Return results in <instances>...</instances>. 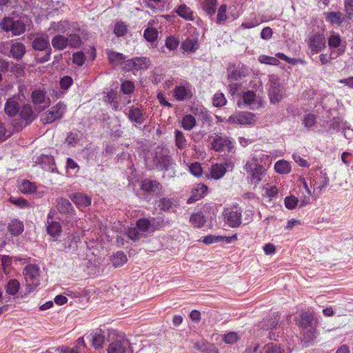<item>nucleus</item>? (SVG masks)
Instances as JSON below:
<instances>
[{
    "mask_svg": "<svg viewBox=\"0 0 353 353\" xmlns=\"http://www.w3.org/2000/svg\"><path fill=\"white\" fill-rule=\"evenodd\" d=\"M68 46H70L71 48H78L81 44V38L74 34H70L68 37H66Z\"/></svg>",
    "mask_w": 353,
    "mask_h": 353,
    "instance_id": "3c124183",
    "label": "nucleus"
},
{
    "mask_svg": "<svg viewBox=\"0 0 353 353\" xmlns=\"http://www.w3.org/2000/svg\"><path fill=\"white\" fill-rule=\"evenodd\" d=\"M298 199L293 195L288 196L285 198V205L288 209H294L298 205Z\"/></svg>",
    "mask_w": 353,
    "mask_h": 353,
    "instance_id": "6e6d98bb",
    "label": "nucleus"
},
{
    "mask_svg": "<svg viewBox=\"0 0 353 353\" xmlns=\"http://www.w3.org/2000/svg\"><path fill=\"white\" fill-rule=\"evenodd\" d=\"M19 190L23 194H32L36 192L37 187L34 183L26 180L19 185Z\"/></svg>",
    "mask_w": 353,
    "mask_h": 353,
    "instance_id": "a18cd8bd",
    "label": "nucleus"
},
{
    "mask_svg": "<svg viewBox=\"0 0 353 353\" xmlns=\"http://www.w3.org/2000/svg\"><path fill=\"white\" fill-rule=\"evenodd\" d=\"M260 353H290L289 350L280 345L270 343L265 345Z\"/></svg>",
    "mask_w": 353,
    "mask_h": 353,
    "instance_id": "393cba45",
    "label": "nucleus"
},
{
    "mask_svg": "<svg viewBox=\"0 0 353 353\" xmlns=\"http://www.w3.org/2000/svg\"><path fill=\"white\" fill-rule=\"evenodd\" d=\"M25 279L28 290H34L40 283V269L33 264H29L24 269Z\"/></svg>",
    "mask_w": 353,
    "mask_h": 353,
    "instance_id": "7ed1b4c3",
    "label": "nucleus"
},
{
    "mask_svg": "<svg viewBox=\"0 0 353 353\" xmlns=\"http://www.w3.org/2000/svg\"><path fill=\"white\" fill-rule=\"evenodd\" d=\"M108 353H132L128 339H123L112 342L108 347Z\"/></svg>",
    "mask_w": 353,
    "mask_h": 353,
    "instance_id": "9b49d317",
    "label": "nucleus"
},
{
    "mask_svg": "<svg viewBox=\"0 0 353 353\" xmlns=\"http://www.w3.org/2000/svg\"><path fill=\"white\" fill-rule=\"evenodd\" d=\"M216 0H205L203 8L208 14L212 15L216 11Z\"/></svg>",
    "mask_w": 353,
    "mask_h": 353,
    "instance_id": "49530a36",
    "label": "nucleus"
},
{
    "mask_svg": "<svg viewBox=\"0 0 353 353\" xmlns=\"http://www.w3.org/2000/svg\"><path fill=\"white\" fill-rule=\"evenodd\" d=\"M303 123L305 127L310 128L316 123V117L314 114H308L304 117Z\"/></svg>",
    "mask_w": 353,
    "mask_h": 353,
    "instance_id": "774afa93",
    "label": "nucleus"
},
{
    "mask_svg": "<svg viewBox=\"0 0 353 353\" xmlns=\"http://www.w3.org/2000/svg\"><path fill=\"white\" fill-rule=\"evenodd\" d=\"M71 199L79 207H86L91 203V199L82 193H76Z\"/></svg>",
    "mask_w": 353,
    "mask_h": 353,
    "instance_id": "bb28decb",
    "label": "nucleus"
},
{
    "mask_svg": "<svg viewBox=\"0 0 353 353\" xmlns=\"http://www.w3.org/2000/svg\"><path fill=\"white\" fill-rule=\"evenodd\" d=\"M228 79L229 80L237 81L248 76V68L244 65L235 66L230 65L227 69Z\"/></svg>",
    "mask_w": 353,
    "mask_h": 353,
    "instance_id": "f8f14e48",
    "label": "nucleus"
},
{
    "mask_svg": "<svg viewBox=\"0 0 353 353\" xmlns=\"http://www.w3.org/2000/svg\"><path fill=\"white\" fill-rule=\"evenodd\" d=\"M154 161L161 169L168 170L172 163V159L170 156L168 155L167 151L161 150L159 153H157Z\"/></svg>",
    "mask_w": 353,
    "mask_h": 353,
    "instance_id": "a211bd4d",
    "label": "nucleus"
},
{
    "mask_svg": "<svg viewBox=\"0 0 353 353\" xmlns=\"http://www.w3.org/2000/svg\"><path fill=\"white\" fill-rule=\"evenodd\" d=\"M211 148L216 152H221L228 150L230 151L232 146V143L226 136H217L216 137L212 143Z\"/></svg>",
    "mask_w": 353,
    "mask_h": 353,
    "instance_id": "dca6fc26",
    "label": "nucleus"
},
{
    "mask_svg": "<svg viewBox=\"0 0 353 353\" xmlns=\"http://www.w3.org/2000/svg\"><path fill=\"white\" fill-rule=\"evenodd\" d=\"M137 226L140 231L145 232L148 231L150 229V223L149 220L146 219H142L137 221Z\"/></svg>",
    "mask_w": 353,
    "mask_h": 353,
    "instance_id": "0e129e2a",
    "label": "nucleus"
},
{
    "mask_svg": "<svg viewBox=\"0 0 353 353\" xmlns=\"http://www.w3.org/2000/svg\"><path fill=\"white\" fill-rule=\"evenodd\" d=\"M325 14V19L332 24L340 25L343 22L342 13L340 12H330Z\"/></svg>",
    "mask_w": 353,
    "mask_h": 353,
    "instance_id": "37998d69",
    "label": "nucleus"
},
{
    "mask_svg": "<svg viewBox=\"0 0 353 353\" xmlns=\"http://www.w3.org/2000/svg\"><path fill=\"white\" fill-rule=\"evenodd\" d=\"M105 342V336L101 333H95L92 337V345L96 349L101 348Z\"/></svg>",
    "mask_w": 353,
    "mask_h": 353,
    "instance_id": "603ef678",
    "label": "nucleus"
},
{
    "mask_svg": "<svg viewBox=\"0 0 353 353\" xmlns=\"http://www.w3.org/2000/svg\"><path fill=\"white\" fill-rule=\"evenodd\" d=\"M240 339V336L237 332H230L225 334L223 341L225 343L233 344Z\"/></svg>",
    "mask_w": 353,
    "mask_h": 353,
    "instance_id": "13d9d810",
    "label": "nucleus"
},
{
    "mask_svg": "<svg viewBox=\"0 0 353 353\" xmlns=\"http://www.w3.org/2000/svg\"><path fill=\"white\" fill-rule=\"evenodd\" d=\"M176 13L181 17L185 20H193V12L185 4H182L178 7L176 10Z\"/></svg>",
    "mask_w": 353,
    "mask_h": 353,
    "instance_id": "f704fd0d",
    "label": "nucleus"
},
{
    "mask_svg": "<svg viewBox=\"0 0 353 353\" xmlns=\"http://www.w3.org/2000/svg\"><path fill=\"white\" fill-rule=\"evenodd\" d=\"M223 216L225 222L231 228L239 227L241 223V211L236 208L226 209Z\"/></svg>",
    "mask_w": 353,
    "mask_h": 353,
    "instance_id": "6e6552de",
    "label": "nucleus"
},
{
    "mask_svg": "<svg viewBox=\"0 0 353 353\" xmlns=\"http://www.w3.org/2000/svg\"><path fill=\"white\" fill-rule=\"evenodd\" d=\"M68 23L66 21H60L58 23L53 22L51 23L49 30H53L58 32L64 33L68 28Z\"/></svg>",
    "mask_w": 353,
    "mask_h": 353,
    "instance_id": "de8ad7c7",
    "label": "nucleus"
},
{
    "mask_svg": "<svg viewBox=\"0 0 353 353\" xmlns=\"http://www.w3.org/2000/svg\"><path fill=\"white\" fill-rule=\"evenodd\" d=\"M8 228L12 234L17 236L23 231V224L20 221L12 220L9 223Z\"/></svg>",
    "mask_w": 353,
    "mask_h": 353,
    "instance_id": "c9c22d12",
    "label": "nucleus"
},
{
    "mask_svg": "<svg viewBox=\"0 0 353 353\" xmlns=\"http://www.w3.org/2000/svg\"><path fill=\"white\" fill-rule=\"evenodd\" d=\"M268 94L272 103H278L285 97V90L280 83L279 78L274 74L269 76Z\"/></svg>",
    "mask_w": 353,
    "mask_h": 353,
    "instance_id": "f03ea898",
    "label": "nucleus"
},
{
    "mask_svg": "<svg viewBox=\"0 0 353 353\" xmlns=\"http://www.w3.org/2000/svg\"><path fill=\"white\" fill-rule=\"evenodd\" d=\"M189 170L190 172L195 176H200L203 172L201 165L198 162L191 163L189 166Z\"/></svg>",
    "mask_w": 353,
    "mask_h": 353,
    "instance_id": "e2e57ef3",
    "label": "nucleus"
},
{
    "mask_svg": "<svg viewBox=\"0 0 353 353\" xmlns=\"http://www.w3.org/2000/svg\"><path fill=\"white\" fill-rule=\"evenodd\" d=\"M184 52L194 53L199 48V43L196 38H188L183 41L181 46Z\"/></svg>",
    "mask_w": 353,
    "mask_h": 353,
    "instance_id": "5701e85b",
    "label": "nucleus"
},
{
    "mask_svg": "<svg viewBox=\"0 0 353 353\" xmlns=\"http://www.w3.org/2000/svg\"><path fill=\"white\" fill-rule=\"evenodd\" d=\"M179 44V41L174 37H168L165 40V46L170 50H176Z\"/></svg>",
    "mask_w": 353,
    "mask_h": 353,
    "instance_id": "bf43d9fd",
    "label": "nucleus"
},
{
    "mask_svg": "<svg viewBox=\"0 0 353 353\" xmlns=\"http://www.w3.org/2000/svg\"><path fill=\"white\" fill-rule=\"evenodd\" d=\"M246 163H251L253 167L264 166L265 168L266 165L271 164L272 157L263 152H256L252 154L250 160H248Z\"/></svg>",
    "mask_w": 353,
    "mask_h": 353,
    "instance_id": "4468645a",
    "label": "nucleus"
},
{
    "mask_svg": "<svg viewBox=\"0 0 353 353\" xmlns=\"http://www.w3.org/2000/svg\"><path fill=\"white\" fill-rule=\"evenodd\" d=\"M26 52L25 46L21 43H13L10 48V54L12 56L17 59H21Z\"/></svg>",
    "mask_w": 353,
    "mask_h": 353,
    "instance_id": "7c9ffc66",
    "label": "nucleus"
},
{
    "mask_svg": "<svg viewBox=\"0 0 353 353\" xmlns=\"http://www.w3.org/2000/svg\"><path fill=\"white\" fill-rule=\"evenodd\" d=\"M141 189L150 194H159L162 190V185L156 180L145 179L141 182Z\"/></svg>",
    "mask_w": 353,
    "mask_h": 353,
    "instance_id": "6ab92c4d",
    "label": "nucleus"
},
{
    "mask_svg": "<svg viewBox=\"0 0 353 353\" xmlns=\"http://www.w3.org/2000/svg\"><path fill=\"white\" fill-rule=\"evenodd\" d=\"M254 114L248 112H239L231 115L228 119V122L234 124L251 125L255 122Z\"/></svg>",
    "mask_w": 353,
    "mask_h": 353,
    "instance_id": "9d476101",
    "label": "nucleus"
},
{
    "mask_svg": "<svg viewBox=\"0 0 353 353\" xmlns=\"http://www.w3.org/2000/svg\"><path fill=\"white\" fill-rule=\"evenodd\" d=\"M280 320V316L277 314H272L268 316L262 322V327L263 330H270L276 327L279 321Z\"/></svg>",
    "mask_w": 353,
    "mask_h": 353,
    "instance_id": "c85d7f7f",
    "label": "nucleus"
},
{
    "mask_svg": "<svg viewBox=\"0 0 353 353\" xmlns=\"http://www.w3.org/2000/svg\"><path fill=\"white\" fill-rule=\"evenodd\" d=\"M19 105L14 99H9L5 105V112L10 117L18 114L19 111Z\"/></svg>",
    "mask_w": 353,
    "mask_h": 353,
    "instance_id": "a878e982",
    "label": "nucleus"
},
{
    "mask_svg": "<svg viewBox=\"0 0 353 353\" xmlns=\"http://www.w3.org/2000/svg\"><path fill=\"white\" fill-rule=\"evenodd\" d=\"M54 212L50 211L47 217V232L52 237L58 236L61 232L59 222L53 220Z\"/></svg>",
    "mask_w": 353,
    "mask_h": 353,
    "instance_id": "f3484780",
    "label": "nucleus"
},
{
    "mask_svg": "<svg viewBox=\"0 0 353 353\" xmlns=\"http://www.w3.org/2000/svg\"><path fill=\"white\" fill-rule=\"evenodd\" d=\"M134 90V83L130 81H125L121 84V90L124 94H130Z\"/></svg>",
    "mask_w": 353,
    "mask_h": 353,
    "instance_id": "338daca9",
    "label": "nucleus"
},
{
    "mask_svg": "<svg viewBox=\"0 0 353 353\" xmlns=\"http://www.w3.org/2000/svg\"><path fill=\"white\" fill-rule=\"evenodd\" d=\"M126 26L123 22H118L115 24L114 32L117 36H123L126 32Z\"/></svg>",
    "mask_w": 353,
    "mask_h": 353,
    "instance_id": "69168bd1",
    "label": "nucleus"
},
{
    "mask_svg": "<svg viewBox=\"0 0 353 353\" xmlns=\"http://www.w3.org/2000/svg\"><path fill=\"white\" fill-rule=\"evenodd\" d=\"M316 329L312 326L303 329V336L307 342L312 341L316 337Z\"/></svg>",
    "mask_w": 353,
    "mask_h": 353,
    "instance_id": "680f3d73",
    "label": "nucleus"
},
{
    "mask_svg": "<svg viewBox=\"0 0 353 353\" xmlns=\"http://www.w3.org/2000/svg\"><path fill=\"white\" fill-rule=\"evenodd\" d=\"M191 90L185 86H176L174 90V96L179 101H183L192 97Z\"/></svg>",
    "mask_w": 353,
    "mask_h": 353,
    "instance_id": "b1692460",
    "label": "nucleus"
},
{
    "mask_svg": "<svg viewBox=\"0 0 353 353\" xmlns=\"http://www.w3.org/2000/svg\"><path fill=\"white\" fill-rule=\"evenodd\" d=\"M32 47L36 50H44L49 48V41L43 37H37L32 42Z\"/></svg>",
    "mask_w": 353,
    "mask_h": 353,
    "instance_id": "e433bc0d",
    "label": "nucleus"
},
{
    "mask_svg": "<svg viewBox=\"0 0 353 353\" xmlns=\"http://www.w3.org/2000/svg\"><path fill=\"white\" fill-rule=\"evenodd\" d=\"M66 110L65 105L62 102H59L56 105L52 107L41 117V121L43 123H51L56 120L61 119Z\"/></svg>",
    "mask_w": 353,
    "mask_h": 353,
    "instance_id": "20e7f679",
    "label": "nucleus"
},
{
    "mask_svg": "<svg viewBox=\"0 0 353 353\" xmlns=\"http://www.w3.org/2000/svg\"><path fill=\"white\" fill-rule=\"evenodd\" d=\"M20 117L30 123L34 119L33 117V111L30 105H24L21 108H19V111L18 112Z\"/></svg>",
    "mask_w": 353,
    "mask_h": 353,
    "instance_id": "72a5a7b5",
    "label": "nucleus"
},
{
    "mask_svg": "<svg viewBox=\"0 0 353 353\" xmlns=\"http://www.w3.org/2000/svg\"><path fill=\"white\" fill-rule=\"evenodd\" d=\"M313 320V316L310 313L304 312L300 315V319L298 322V325L303 329H307L308 327H312V322Z\"/></svg>",
    "mask_w": 353,
    "mask_h": 353,
    "instance_id": "c756f323",
    "label": "nucleus"
},
{
    "mask_svg": "<svg viewBox=\"0 0 353 353\" xmlns=\"http://www.w3.org/2000/svg\"><path fill=\"white\" fill-rule=\"evenodd\" d=\"M158 37V31L153 28H148L144 32V37L150 42H152Z\"/></svg>",
    "mask_w": 353,
    "mask_h": 353,
    "instance_id": "5fc2aeb1",
    "label": "nucleus"
},
{
    "mask_svg": "<svg viewBox=\"0 0 353 353\" xmlns=\"http://www.w3.org/2000/svg\"><path fill=\"white\" fill-rule=\"evenodd\" d=\"M1 26L5 31H11L13 35H20L26 30V26L22 21H14L11 18H4Z\"/></svg>",
    "mask_w": 353,
    "mask_h": 353,
    "instance_id": "39448f33",
    "label": "nucleus"
},
{
    "mask_svg": "<svg viewBox=\"0 0 353 353\" xmlns=\"http://www.w3.org/2000/svg\"><path fill=\"white\" fill-rule=\"evenodd\" d=\"M53 48L57 50H62L68 47L66 37L58 34L52 39Z\"/></svg>",
    "mask_w": 353,
    "mask_h": 353,
    "instance_id": "473e14b6",
    "label": "nucleus"
},
{
    "mask_svg": "<svg viewBox=\"0 0 353 353\" xmlns=\"http://www.w3.org/2000/svg\"><path fill=\"white\" fill-rule=\"evenodd\" d=\"M196 124L195 118L191 114L185 115L181 120V126L185 130H192Z\"/></svg>",
    "mask_w": 353,
    "mask_h": 353,
    "instance_id": "a19ab883",
    "label": "nucleus"
},
{
    "mask_svg": "<svg viewBox=\"0 0 353 353\" xmlns=\"http://www.w3.org/2000/svg\"><path fill=\"white\" fill-rule=\"evenodd\" d=\"M173 201L169 198H162L159 200V207L161 210L170 211L173 207Z\"/></svg>",
    "mask_w": 353,
    "mask_h": 353,
    "instance_id": "864d4df0",
    "label": "nucleus"
},
{
    "mask_svg": "<svg viewBox=\"0 0 353 353\" xmlns=\"http://www.w3.org/2000/svg\"><path fill=\"white\" fill-rule=\"evenodd\" d=\"M20 289V283L17 279H11L6 286V291L10 295H15Z\"/></svg>",
    "mask_w": 353,
    "mask_h": 353,
    "instance_id": "c03bdc74",
    "label": "nucleus"
},
{
    "mask_svg": "<svg viewBox=\"0 0 353 353\" xmlns=\"http://www.w3.org/2000/svg\"><path fill=\"white\" fill-rule=\"evenodd\" d=\"M127 116L131 122L139 125L143 123L146 119V112L145 110L141 107H130Z\"/></svg>",
    "mask_w": 353,
    "mask_h": 353,
    "instance_id": "ddd939ff",
    "label": "nucleus"
},
{
    "mask_svg": "<svg viewBox=\"0 0 353 353\" xmlns=\"http://www.w3.org/2000/svg\"><path fill=\"white\" fill-rule=\"evenodd\" d=\"M176 145L179 149H183L186 146V139L183 133L179 130L174 132Z\"/></svg>",
    "mask_w": 353,
    "mask_h": 353,
    "instance_id": "8fccbe9b",
    "label": "nucleus"
},
{
    "mask_svg": "<svg viewBox=\"0 0 353 353\" xmlns=\"http://www.w3.org/2000/svg\"><path fill=\"white\" fill-rule=\"evenodd\" d=\"M208 190V186L204 184H197L192 190L191 196L188 199V203H194L203 198Z\"/></svg>",
    "mask_w": 353,
    "mask_h": 353,
    "instance_id": "aec40b11",
    "label": "nucleus"
},
{
    "mask_svg": "<svg viewBox=\"0 0 353 353\" xmlns=\"http://www.w3.org/2000/svg\"><path fill=\"white\" fill-rule=\"evenodd\" d=\"M57 208L60 212L68 213L72 210V205L68 199L59 198L57 200Z\"/></svg>",
    "mask_w": 353,
    "mask_h": 353,
    "instance_id": "ea45409f",
    "label": "nucleus"
},
{
    "mask_svg": "<svg viewBox=\"0 0 353 353\" xmlns=\"http://www.w3.org/2000/svg\"><path fill=\"white\" fill-rule=\"evenodd\" d=\"M274 169L279 174H288L291 170L290 163L285 160H279L274 165Z\"/></svg>",
    "mask_w": 353,
    "mask_h": 353,
    "instance_id": "79ce46f5",
    "label": "nucleus"
},
{
    "mask_svg": "<svg viewBox=\"0 0 353 353\" xmlns=\"http://www.w3.org/2000/svg\"><path fill=\"white\" fill-rule=\"evenodd\" d=\"M244 170L250 174V183L254 185L261 181L266 170L264 166L253 167L250 163H245Z\"/></svg>",
    "mask_w": 353,
    "mask_h": 353,
    "instance_id": "1a4fd4ad",
    "label": "nucleus"
},
{
    "mask_svg": "<svg viewBox=\"0 0 353 353\" xmlns=\"http://www.w3.org/2000/svg\"><path fill=\"white\" fill-rule=\"evenodd\" d=\"M259 61L262 63L274 65H276L279 63V61L273 57H270L267 55H261L259 57Z\"/></svg>",
    "mask_w": 353,
    "mask_h": 353,
    "instance_id": "052dcab7",
    "label": "nucleus"
},
{
    "mask_svg": "<svg viewBox=\"0 0 353 353\" xmlns=\"http://www.w3.org/2000/svg\"><path fill=\"white\" fill-rule=\"evenodd\" d=\"M190 222L194 228H201L206 222L204 214L199 212L191 215Z\"/></svg>",
    "mask_w": 353,
    "mask_h": 353,
    "instance_id": "2f4dec72",
    "label": "nucleus"
},
{
    "mask_svg": "<svg viewBox=\"0 0 353 353\" xmlns=\"http://www.w3.org/2000/svg\"><path fill=\"white\" fill-rule=\"evenodd\" d=\"M32 102L35 110L39 112L44 110L50 105V99L46 97V94L41 90H35L31 94Z\"/></svg>",
    "mask_w": 353,
    "mask_h": 353,
    "instance_id": "0eeeda50",
    "label": "nucleus"
},
{
    "mask_svg": "<svg viewBox=\"0 0 353 353\" xmlns=\"http://www.w3.org/2000/svg\"><path fill=\"white\" fill-rule=\"evenodd\" d=\"M241 99L245 105L250 109L254 110L260 108L262 105L261 99L256 98L254 91L248 90L243 93Z\"/></svg>",
    "mask_w": 353,
    "mask_h": 353,
    "instance_id": "2eb2a0df",
    "label": "nucleus"
},
{
    "mask_svg": "<svg viewBox=\"0 0 353 353\" xmlns=\"http://www.w3.org/2000/svg\"><path fill=\"white\" fill-rule=\"evenodd\" d=\"M227 101L224 94L221 92L216 93L213 97V104L216 107H222L226 103Z\"/></svg>",
    "mask_w": 353,
    "mask_h": 353,
    "instance_id": "4d7b16f0",
    "label": "nucleus"
},
{
    "mask_svg": "<svg viewBox=\"0 0 353 353\" xmlns=\"http://www.w3.org/2000/svg\"><path fill=\"white\" fill-rule=\"evenodd\" d=\"M236 239L237 236L236 234L229 237L219 235H208L203 239L202 242L206 245L221 242L222 241H225L226 243H230L233 240H236Z\"/></svg>",
    "mask_w": 353,
    "mask_h": 353,
    "instance_id": "4be33fe9",
    "label": "nucleus"
},
{
    "mask_svg": "<svg viewBox=\"0 0 353 353\" xmlns=\"http://www.w3.org/2000/svg\"><path fill=\"white\" fill-rule=\"evenodd\" d=\"M329 182L328 178L326 176L325 174L323 172H320L319 174H316V176L311 181V185L314 186V192L318 190L319 192H321L323 188H325Z\"/></svg>",
    "mask_w": 353,
    "mask_h": 353,
    "instance_id": "412c9836",
    "label": "nucleus"
},
{
    "mask_svg": "<svg viewBox=\"0 0 353 353\" xmlns=\"http://www.w3.org/2000/svg\"><path fill=\"white\" fill-rule=\"evenodd\" d=\"M326 38L321 32H310L308 34L305 42L308 48L307 54L310 56L316 54L325 48Z\"/></svg>",
    "mask_w": 353,
    "mask_h": 353,
    "instance_id": "f257e3e1",
    "label": "nucleus"
},
{
    "mask_svg": "<svg viewBox=\"0 0 353 353\" xmlns=\"http://www.w3.org/2000/svg\"><path fill=\"white\" fill-rule=\"evenodd\" d=\"M150 64L149 59L146 57H136L125 61L123 68L127 71H138L139 70L148 69Z\"/></svg>",
    "mask_w": 353,
    "mask_h": 353,
    "instance_id": "423d86ee",
    "label": "nucleus"
},
{
    "mask_svg": "<svg viewBox=\"0 0 353 353\" xmlns=\"http://www.w3.org/2000/svg\"><path fill=\"white\" fill-rule=\"evenodd\" d=\"M128 261L126 255L122 252H117L111 258L112 265L115 268L121 267L123 265Z\"/></svg>",
    "mask_w": 353,
    "mask_h": 353,
    "instance_id": "58836bf2",
    "label": "nucleus"
},
{
    "mask_svg": "<svg viewBox=\"0 0 353 353\" xmlns=\"http://www.w3.org/2000/svg\"><path fill=\"white\" fill-rule=\"evenodd\" d=\"M328 46L330 48H339L341 43L339 34L332 32L327 39Z\"/></svg>",
    "mask_w": 353,
    "mask_h": 353,
    "instance_id": "09e8293b",
    "label": "nucleus"
},
{
    "mask_svg": "<svg viewBox=\"0 0 353 353\" xmlns=\"http://www.w3.org/2000/svg\"><path fill=\"white\" fill-rule=\"evenodd\" d=\"M226 172V168L221 163H216L211 168V177L215 180L222 178Z\"/></svg>",
    "mask_w": 353,
    "mask_h": 353,
    "instance_id": "cd10ccee",
    "label": "nucleus"
},
{
    "mask_svg": "<svg viewBox=\"0 0 353 353\" xmlns=\"http://www.w3.org/2000/svg\"><path fill=\"white\" fill-rule=\"evenodd\" d=\"M107 54L111 64L118 65L122 63H124L125 57L123 54L110 50L108 51Z\"/></svg>",
    "mask_w": 353,
    "mask_h": 353,
    "instance_id": "4c0bfd02",
    "label": "nucleus"
}]
</instances>
